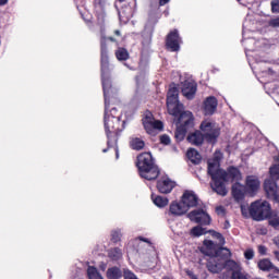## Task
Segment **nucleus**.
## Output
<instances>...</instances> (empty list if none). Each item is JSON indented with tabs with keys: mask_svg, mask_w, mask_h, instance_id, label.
I'll list each match as a JSON object with an SVG mask.
<instances>
[{
	"mask_svg": "<svg viewBox=\"0 0 279 279\" xmlns=\"http://www.w3.org/2000/svg\"><path fill=\"white\" fill-rule=\"evenodd\" d=\"M271 213V205L267 201H256L251 204L250 215L255 221H265Z\"/></svg>",
	"mask_w": 279,
	"mask_h": 279,
	"instance_id": "obj_6",
	"label": "nucleus"
},
{
	"mask_svg": "<svg viewBox=\"0 0 279 279\" xmlns=\"http://www.w3.org/2000/svg\"><path fill=\"white\" fill-rule=\"evenodd\" d=\"M186 156L192 165H201L202 155L199 154V151H197V149L190 148L186 153Z\"/></svg>",
	"mask_w": 279,
	"mask_h": 279,
	"instance_id": "obj_22",
	"label": "nucleus"
},
{
	"mask_svg": "<svg viewBox=\"0 0 279 279\" xmlns=\"http://www.w3.org/2000/svg\"><path fill=\"white\" fill-rule=\"evenodd\" d=\"M180 45H182V37L178 28H174L166 36V49L168 51L178 52L180 51Z\"/></svg>",
	"mask_w": 279,
	"mask_h": 279,
	"instance_id": "obj_7",
	"label": "nucleus"
},
{
	"mask_svg": "<svg viewBox=\"0 0 279 279\" xmlns=\"http://www.w3.org/2000/svg\"><path fill=\"white\" fill-rule=\"evenodd\" d=\"M119 1V3H123V1H125V0H118Z\"/></svg>",
	"mask_w": 279,
	"mask_h": 279,
	"instance_id": "obj_60",
	"label": "nucleus"
},
{
	"mask_svg": "<svg viewBox=\"0 0 279 279\" xmlns=\"http://www.w3.org/2000/svg\"><path fill=\"white\" fill-rule=\"evenodd\" d=\"M268 25L270 27H279V16L276 17V19H271L269 22H268Z\"/></svg>",
	"mask_w": 279,
	"mask_h": 279,
	"instance_id": "obj_46",
	"label": "nucleus"
},
{
	"mask_svg": "<svg viewBox=\"0 0 279 279\" xmlns=\"http://www.w3.org/2000/svg\"><path fill=\"white\" fill-rule=\"evenodd\" d=\"M180 90L183 97H186L189 100L195 99V95H197V83L193 80H185L180 83Z\"/></svg>",
	"mask_w": 279,
	"mask_h": 279,
	"instance_id": "obj_9",
	"label": "nucleus"
},
{
	"mask_svg": "<svg viewBox=\"0 0 279 279\" xmlns=\"http://www.w3.org/2000/svg\"><path fill=\"white\" fill-rule=\"evenodd\" d=\"M274 243L279 248V236L275 238Z\"/></svg>",
	"mask_w": 279,
	"mask_h": 279,
	"instance_id": "obj_54",
	"label": "nucleus"
},
{
	"mask_svg": "<svg viewBox=\"0 0 279 279\" xmlns=\"http://www.w3.org/2000/svg\"><path fill=\"white\" fill-rule=\"evenodd\" d=\"M231 278L232 279H247V276H245V274H243V271H241V269H240L235 272H232Z\"/></svg>",
	"mask_w": 279,
	"mask_h": 279,
	"instance_id": "obj_38",
	"label": "nucleus"
},
{
	"mask_svg": "<svg viewBox=\"0 0 279 279\" xmlns=\"http://www.w3.org/2000/svg\"><path fill=\"white\" fill-rule=\"evenodd\" d=\"M120 241H121V232L112 231L111 232V242L112 243H119Z\"/></svg>",
	"mask_w": 279,
	"mask_h": 279,
	"instance_id": "obj_37",
	"label": "nucleus"
},
{
	"mask_svg": "<svg viewBox=\"0 0 279 279\" xmlns=\"http://www.w3.org/2000/svg\"><path fill=\"white\" fill-rule=\"evenodd\" d=\"M206 267L210 274H221V271H223V262L222 259L215 257V255H211L207 259Z\"/></svg>",
	"mask_w": 279,
	"mask_h": 279,
	"instance_id": "obj_14",
	"label": "nucleus"
},
{
	"mask_svg": "<svg viewBox=\"0 0 279 279\" xmlns=\"http://www.w3.org/2000/svg\"><path fill=\"white\" fill-rule=\"evenodd\" d=\"M143 123H154V118H151L150 116H146L143 119Z\"/></svg>",
	"mask_w": 279,
	"mask_h": 279,
	"instance_id": "obj_50",
	"label": "nucleus"
},
{
	"mask_svg": "<svg viewBox=\"0 0 279 279\" xmlns=\"http://www.w3.org/2000/svg\"><path fill=\"white\" fill-rule=\"evenodd\" d=\"M108 256L111 260H121L123 258V251L119 247H113L108 251Z\"/></svg>",
	"mask_w": 279,
	"mask_h": 279,
	"instance_id": "obj_31",
	"label": "nucleus"
},
{
	"mask_svg": "<svg viewBox=\"0 0 279 279\" xmlns=\"http://www.w3.org/2000/svg\"><path fill=\"white\" fill-rule=\"evenodd\" d=\"M116 58L117 60H119V62H125L126 60H130V52L128 51V49L119 47L116 50Z\"/></svg>",
	"mask_w": 279,
	"mask_h": 279,
	"instance_id": "obj_29",
	"label": "nucleus"
},
{
	"mask_svg": "<svg viewBox=\"0 0 279 279\" xmlns=\"http://www.w3.org/2000/svg\"><path fill=\"white\" fill-rule=\"evenodd\" d=\"M167 108L169 114H172V117H180L182 114V109H180V100L177 102H167Z\"/></svg>",
	"mask_w": 279,
	"mask_h": 279,
	"instance_id": "obj_25",
	"label": "nucleus"
},
{
	"mask_svg": "<svg viewBox=\"0 0 279 279\" xmlns=\"http://www.w3.org/2000/svg\"><path fill=\"white\" fill-rule=\"evenodd\" d=\"M108 40L111 43H117L114 37L100 36V71H101V82L104 78L110 80V56L108 54Z\"/></svg>",
	"mask_w": 279,
	"mask_h": 279,
	"instance_id": "obj_4",
	"label": "nucleus"
},
{
	"mask_svg": "<svg viewBox=\"0 0 279 279\" xmlns=\"http://www.w3.org/2000/svg\"><path fill=\"white\" fill-rule=\"evenodd\" d=\"M204 141H206V137H204V133H202L201 129L187 135V142L195 147H202L204 145Z\"/></svg>",
	"mask_w": 279,
	"mask_h": 279,
	"instance_id": "obj_19",
	"label": "nucleus"
},
{
	"mask_svg": "<svg viewBox=\"0 0 279 279\" xmlns=\"http://www.w3.org/2000/svg\"><path fill=\"white\" fill-rule=\"evenodd\" d=\"M104 99H105V116H104V125L107 136V148L102 149V154H106L110 147H114L119 141V135L125 130V123L128 121H122L120 117L112 116L108 113V108H110V93H112V81L105 76L101 81Z\"/></svg>",
	"mask_w": 279,
	"mask_h": 279,
	"instance_id": "obj_1",
	"label": "nucleus"
},
{
	"mask_svg": "<svg viewBox=\"0 0 279 279\" xmlns=\"http://www.w3.org/2000/svg\"><path fill=\"white\" fill-rule=\"evenodd\" d=\"M8 4V0H0V5H7Z\"/></svg>",
	"mask_w": 279,
	"mask_h": 279,
	"instance_id": "obj_55",
	"label": "nucleus"
},
{
	"mask_svg": "<svg viewBox=\"0 0 279 279\" xmlns=\"http://www.w3.org/2000/svg\"><path fill=\"white\" fill-rule=\"evenodd\" d=\"M246 193H247V190L245 189V185L241 184L240 182H235L232 184L231 195L234 202H243V199H245Z\"/></svg>",
	"mask_w": 279,
	"mask_h": 279,
	"instance_id": "obj_18",
	"label": "nucleus"
},
{
	"mask_svg": "<svg viewBox=\"0 0 279 279\" xmlns=\"http://www.w3.org/2000/svg\"><path fill=\"white\" fill-rule=\"evenodd\" d=\"M87 278L89 279H104L101 274H99V270H97V267L95 266H88L87 267Z\"/></svg>",
	"mask_w": 279,
	"mask_h": 279,
	"instance_id": "obj_32",
	"label": "nucleus"
},
{
	"mask_svg": "<svg viewBox=\"0 0 279 279\" xmlns=\"http://www.w3.org/2000/svg\"><path fill=\"white\" fill-rule=\"evenodd\" d=\"M191 234H193V236H202L204 234H206V230L199 226L192 228L191 230Z\"/></svg>",
	"mask_w": 279,
	"mask_h": 279,
	"instance_id": "obj_35",
	"label": "nucleus"
},
{
	"mask_svg": "<svg viewBox=\"0 0 279 279\" xmlns=\"http://www.w3.org/2000/svg\"><path fill=\"white\" fill-rule=\"evenodd\" d=\"M220 175V182H222V184H226V182L236 183L243 180V174L241 173V170H239V168L234 166H229L227 170H222V173Z\"/></svg>",
	"mask_w": 279,
	"mask_h": 279,
	"instance_id": "obj_8",
	"label": "nucleus"
},
{
	"mask_svg": "<svg viewBox=\"0 0 279 279\" xmlns=\"http://www.w3.org/2000/svg\"><path fill=\"white\" fill-rule=\"evenodd\" d=\"M143 125L147 134H154V122H143Z\"/></svg>",
	"mask_w": 279,
	"mask_h": 279,
	"instance_id": "obj_36",
	"label": "nucleus"
},
{
	"mask_svg": "<svg viewBox=\"0 0 279 279\" xmlns=\"http://www.w3.org/2000/svg\"><path fill=\"white\" fill-rule=\"evenodd\" d=\"M123 277L124 279H138L132 270H125Z\"/></svg>",
	"mask_w": 279,
	"mask_h": 279,
	"instance_id": "obj_44",
	"label": "nucleus"
},
{
	"mask_svg": "<svg viewBox=\"0 0 279 279\" xmlns=\"http://www.w3.org/2000/svg\"><path fill=\"white\" fill-rule=\"evenodd\" d=\"M189 130L190 129L179 125L174 132V137L177 141H182L186 136V132H189Z\"/></svg>",
	"mask_w": 279,
	"mask_h": 279,
	"instance_id": "obj_34",
	"label": "nucleus"
},
{
	"mask_svg": "<svg viewBox=\"0 0 279 279\" xmlns=\"http://www.w3.org/2000/svg\"><path fill=\"white\" fill-rule=\"evenodd\" d=\"M113 34H114V36H121V31L116 29Z\"/></svg>",
	"mask_w": 279,
	"mask_h": 279,
	"instance_id": "obj_56",
	"label": "nucleus"
},
{
	"mask_svg": "<svg viewBox=\"0 0 279 279\" xmlns=\"http://www.w3.org/2000/svg\"><path fill=\"white\" fill-rule=\"evenodd\" d=\"M135 165L138 169L141 178L148 180L149 182L153 180H158V177L160 175V168L158 165H156V161H154V156H151V153L140 154L136 157Z\"/></svg>",
	"mask_w": 279,
	"mask_h": 279,
	"instance_id": "obj_2",
	"label": "nucleus"
},
{
	"mask_svg": "<svg viewBox=\"0 0 279 279\" xmlns=\"http://www.w3.org/2000/svg\"><path fill=\"white\" fill-rule=\"evenodd\" d=\"M181 202L189 210L190 208H197V206L199 205V197H197V194H195V192L191 190H185L183 195L181 196Z\"/></svg>",
	"mask_w": 279,
	"mask_h": 279,
	"instance_id": "obj_11",
	"label": "nucleus"
},
{
	"mask_svg": "<svg viewBox=\"0 0 279 279\" xmlns=\"http://www.w3.org/2000/svg\"><path fill=\"white\" fill-rule=\"evenodd\" d=\"M108 279H121L123 278V271L117 266L107 269Z\"/></svg>",
	"mask_w": 279,
	"mask_h": 279,
	"instance_id": "obj_28",
	"label": "nucleus"
},
{
	"mask_svg": "<svg viewBox=\"0 0 279 279\" xmlns=\"http://www.w3.org/2000/svg\"><path fill=\"white\" fill-rule=\"evenodd\" d=\"M244 189H246V193L251 196L256 195L258 190L260 189V181L256 175H247L245 180Z\"/></svg>",
	"mask_w": 279,
	"mask_h": 279,
	"instance_id": "obj_12",
	"label": "nucleus"
},
{
	"mask_svg": "<svg viewBox=\"0 0 279 279\" xmlns=\"http://www.w3.org/2000/svg\"><path fill=\"white\" fill-rule=\"evenodd\" d=\"M221 158H222L221 153L216 151L211 162H216V165L219 166V162H221Z\"/></svg>",
	"mask_w": 279,
	"mask_h": 279,
	"instance_id": "obj_45",
	"label": "nucleus"
},
{
	"mask_svg": "<svg viewBox=\"0 0 279 279\" xmlns=\"http://www.w3.org/2000/svg\"><path fill=\"white\" fill-rule=\"evenodd\" d=\"M129 145L133 151H143V149H145V141L141 137L132 136Z\"/></svg>",
	"mask_w": 279,
	"mask_h": 279,
	"instance_id": "obj_21",
	"label": "nucleus"
},
{
	"mask_svg": "<svg viewBox=\"0 0 279 279\" xmlns=\"http://www.w3.org/2000/svg\"><path fill=\"white\" fill-rule=\"evenodd\" d=\"M199 130L208 145H217V141L221 136V128L211 120H204L199 125Z\"/></svg>",
	"mask_w": 279,
	"mask_h": 279,
	"instance_id": "obj_5",
	"label": "nucleus"
},
{
	"mask_svg": "<svg viewBox=\"0 0 279 279\" xmlns=\"http://www.w3.org/2000/svg\"><path fill=\"white\" fill-rule=\"evenodd\" d=\"M244 258L246 260H252L254 258V250L253 248H247L245 252H244Z\"/></svg>",
	"mask_w": 279,
	"mask_h": 279,
	"instance_id": "obj_41",
	"label": "nucleus"
},
{
	"mask_svg": "<svg viewBox=\"0 0 279 279\" xmlns=\"http://www.w3.org/2000/svg\"><path fill=\"white\" fill-rule=\"evenodd\" d=\"M217 250H219V244L213 242V240H204L203 246L201 247V252L205 256H215Z\"/></svg>",
	"mask_w": 279,
	"mask_h": 279,
	"instance_id": "obj_20",
	"label": "nucleus"
},
{
	"mask_svg": "<svg viewBox=\"0 0 279 279\" xmlns=\"http://www.w3.org/2000/svg\"><path fill=\"white\" fill-rule=\"evenodd\" d=\"M180 95V90L178 87H170L167 94V104H178L180 101L178 99Z\"/></svg>",
	"mask_w": 279,
	"mask_h": 279,
	"instance_id": "obj_24",
	"label": "nucleus"
},
{
	"mask_svg": "<svg viewBox=\"0 0 279 279\" xmlns=\"http://www.w3.org/2000/svg\"><path fill=\"white\" fill-rule=\"evenodd\" d=\"M169 1H171V0H159V5L160 7L167 5V3H169Z\"/></svg>",
	"mask_w": 279,
	"mask_h": 279,
	"instance_id": "obj_52",
	"label": "nucleus"
},
{
	"mask_svg": "<svg viewBox=\"0 0 279 279\" xmlns=\"http://www.w3.org/2000/svg\"><path fill=\"white\" fill-rule=\"evenodd\" d=\"M211 236H215L216 239H218L219 241H223V235L217 231H210Z\"/></svg>",
	"mask_w": 279,
	"mask_h": 279,
	"instance_id": "obj_47",
	"label": "nucleus"
},
{
	"mask_svg": "<svg viewBox=\"0 0 279 279\" xmlns=\"http://www.w3.org/2000/svg\"><path fill=\"white\" fill-rule=\"evenodd\" d=\"M271 12L274 14H279V0H275L271 2Z\"/></svg>",
	"mask_w": 279,
	"mask_h": 279,
	"instance_id": "obj_42",
	"label": "nucleus"
},
{
	"mask_svg": "<svg viewBox=\"0 0 279 279\" xmlns=\"http://www.w3.org/2000/svg\"><path fill=\"white\" fill-rule=\"evenodd\" d=\"M186 213H189V209L182 203V201H174L169 206L168 215L170 217H182V215H186Z\"/></svg>",
	"mask_w": 279,
	"mask_h": 279,
	"instance_id": "obj_13",
	"label": "nucleus"
},
{
	"mask_svg": "<svg viewBox=\"0 0 279 279\" xmlns=\"http://www.w3.org/2000/svg\"><path fill=\"white\" fill-rule=\"evenodd\" d=\"M178 121L181 128H185L187 130H193V128H195V118L193 117V112L191 111H183L179 116Z\"/></svg>",
	"mask_w": 279,
	"mask_h": 279,
	"instance_id": "obj_16",
	"label": "nucleus"
},
{
	"mask_svg": "<svg viewBox=\"0 0 279 279\" xmlns=\"http://www.w3.org/2000/svg\"><path fill=\"white\" fill-rule=\"evenodd\" d=\"M228 228H230V221L226 220L225 221V230H228Z\"/></svg>",
	"mask_w": 279,
	"mask_h": 279,
	"instance_id": "obj_53",
	"label": "nucleus"
},
{
	"mask_svg": "<svg viewBox=\"0 0 279 279\" xmlns=\"http://www.w3.org/2000/svg\"><path fill=\"white\" fill-rule=\"evenodd\" d=\"M161 145H170L171 144V137H169V135L163 134L160 136L159 138Z\"/></svg>",
	"mask_w": 279,
	"mask_h": 279,
	"instance_id": "obj_39",
	"label": "nucleus"
},
{
	"mask_svg": "<svg viewBox=\"0 0 279 279\" xmlns=\"http://www.w3.org/2000/svg\"><path fill=\"white\" fill-rule=\"evenodd\" d=\"M223 169L219 168L217 162L208 161L207 173L210 175L213 180L211 189L214 193L220 195L221 197H226L228 195V189L226 187V183L221 181V173Z\"/></svg>",
	"mask_w": 279,
	"mask_h": 279,
	"instance_id": "obj_3",
	"label": "nucleus"
},
{
	"mask_svg": "<svg viewBox=\"0 0 279 279\" xmlns=\"http://www.w3.org/2000/svg\"><path fill=\"white\" fill-rule=\"evenodd\" d=\"M117 112H119L117 108H112L110 111H108V114L109 117H118Z\"/></svg>",
	"mask_w": 279,
	"mask_h": 279,
	"instance_id": "obj_51",
	"label": "nucleus"
},
{
	"mask_svg": "<svg viewBox=\"0 0 279 279\" xmlns=\"http://www.w3.org/2000/svg\"><path fill=\"white\" fill-rule=\"evenodd\" d=\"M162 128H163L162 121H160V120H155V121L153 122V132H154L155 130H162Z\"/></svg>",
	"mask_w": 279,
	"mask_h": 279,
	"instance_id": "obj_43",
	"label": "nucleus"
},
{
	"mask_svg": "<svg viewBox=\"0 0 279 279\" xmlns=\"http://www.w3.org/2000/svg\"><path fill=\"white\" fill-rule=\"evenodd\" d=\"M151 199L157 208H165L166 206H169V198L165 196L151 194Z\"/></svg>",
	"mask_w": 279,
	"mask_h": 279,
	"instance_id": "obj_26",
	"label": "nucleus"
},
{
	"mask_svg": "<svg viewBox=\"0 0 279 279\" xmlns=\"http://www.w3.org/2000/svg\"><path fill=\"white\" fill-rule=\"evenodd\" d=\"M189 217L195 223H199V226H210L213 219L208 213L204 211V209H195L189 214Z\"/></svg>",
	"mask_w": 279,
	"mask_h": 279,
	"instance_id": "obj_10",
	"label": "nucleus"
},
{
	"mask_svg": "<svg viewBox=\"0 0 279 279\" xmlns=\"http://www.w3.org/2000/svg\"><path fill=\"white\" fill-rule=\"evenodd\" d=\"M274 255L276 256V259L279 260V252H278V251H275V252H274Z\"/></svg>",
	"mask_w": 279,
	"mask_h": 279,
	"instance_id": "obj_58",
	"label": "nucleus"
},
{
	"mask_svg": "<svg viewBox=\"0 0 279 279\" xmlns=\"http://www.w3.org/2000/svg\"><path fill=\"white\" fill-rule=\"evenodd\" d=\"M258 252L262 256H265V254H267V246L265 245H259L258 246Z\"/></svg>",
	"mask_w": 279,
	"mask_h": 279,
	"instance_id": "obj_48",
	"label": "nucleus"
},
{
	"mask_svg": "<svg viewBox=\"0 0 279 279\" xmlns=\"http://www.w3.org/2000/svg\"><path fill=\"white\" fill-rule=\"evenodd\" d=\"M116 156L119 158V149L116 148Z\"/></svg>",
	"mask_w": 279,
	"mask_h": 279,
	"instance_id": "obj_59",
	"label": "nucleus"
},
{
	"mask_svg": "<svg viewBox=\"0 0 279 279\" xmlns=\"http://www.w3.org/2000/svg\"><path fill=\"white\" fill-rule=\"evenodd\" d=\"M257 267H258V269H260V271H271V269H275L271 260H269L267 258L260 259L257 263Z\"/></svg>",
	"mask_w": 279,
	"mask_h": 279,
	"instance_id": "obj_30",
	"label": "nucleus"
},
{
	"mask_svg": "<svg viewBox=\"0 0 279 279\" xmlns=\"http://www.w3.org/2000/svg\"><path fill=\"white\" fill-rule=\"evenodd\" d=\"M276 160L279 162V157Z\"/></svg>",
	"mask_w": 279,
	"mask_h": 279,
	"instance_id": "obj_61",
	"label": "nucleus"
},
{
	"mask_svg": "<svg viewBox=\"0 0 279 279\" xmlns=\"http://www.w3.org/2000/svg\"><path fill=\"white\" fill-rule=\"evenodd\" d=\"M185 274H186V276H189V278H191V279H197L196 274L193 272V271L190 270V269L185 270Z\"/></svg>",
	"mask_w": 279,
	"mask_h": 279,
	"instance_id": "obj_49",
	"label": "nucleus"
},
{
	"mask_svg": "<svg viewBox=\"0 0 279 279\" xmlns=\"http://www.w3.org/2000/svg\"><path fill=\"white\" fill-rule=\"evenodd\" d=\"M266 219H268V223L272 228H278L279 227V217H278L277 213L270 211V215Z\"/></svg>",
	"mask_w": 279,
	"mask_h": 279,
	"instance_id": "obj_33",
	"label": "nucleus"
},
{
	"mask_svg": "<svg viewBox=\"0 0 279 279\" xmlns=\"http://www.w3.org/2000/svg\"><path fill=\"white\" fill-rule=\"evenodd\" d=\"M141 241H143L144 243H149V240L147 238H140Z\"/></svg>",
	"mask_w": 279,
	"mask_h": 279,
	"instance_id": "obj_57",
	"label": "nucleus"
},
{
	"mask_svg": "<svg viewBox=\"0 0 279 279\" xmlns=\"http://www.w3.org/2000/svg\"><path fill=\"white\" fill-rule=\"evenodd\" d=\"M214 256L222 260V263H225L232 256V252H230V248L228 247L218 246V250L216 251Z\"/></svg>",
	"mask_w": 279,
	"mask_h": 279,
	"instance_id": "obj_23",
	"label": "nucleus"
},
{
	"mask_svg": "<svg viewBox=\"0 0 279 279\" xmlns=\"http://www.w3.org/2000/svg\"><path fill=\"white\" fill-rule=\"evenodd\" d=\"M156 186L159 193L168 195V193H171L173 189H175V182L171 181L169 178H162L157 181Z\"/></svg>",
	"mask_w": 279,
	"mask_h": 279,
	"instance_id": "obj_17",
	"label": "nucleus"
},
{
	"mask_svg": "<svg viewBox=\"0 0 279 279\" xmlns=\"http://www.w3.org/2000/svg\"><path fill=\"white\" fill-rule=\"evenodd\" d=\"M216 214L218 215V217H226L227 215V210H226V207L223 206H217L216 207Z\"/></svg>",
	"mask_w": 279,
	"mask_h": 279,
	"instance_id": "obj_40",
	"label": "nucleus"
},
{
	"mask_svg": "<svg viewBox=\"0 0 279 279\" xmlns=\"http://www.w3.org/2000/svg\"><path fill=\"white\" fill-rule=\"evenodd\" d=\"M217 106H219V101L215 96L207 97L203 105L205 117H213V113L217 112Z\"/></svg>",
	"mask_w": 279,
	"mask_h": 279,
	"instance_id": "obj_15",
	"label": "nucleus"
},
{
	"mask_svg": "<svg viewBox=\"0 0 279 279\" xmlns=\"http://www.w3.org/2000/svg\"><path fill=\"white\" fill-rule=\"evenodd\" d=\"M223 269H227L228 271H232V274H234L235 271H240L241 266L234 259H227L223 262Z\"/></svg>",
	"mask_w": 279,
	"mask_h": 279,
	"instance_id": "obj_27",
	"label": "nucleus"
}]
</instances>
